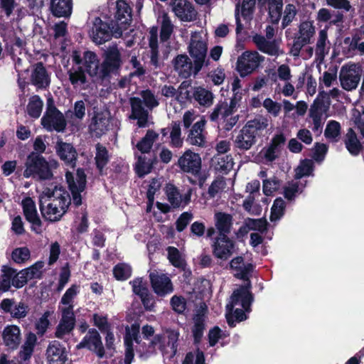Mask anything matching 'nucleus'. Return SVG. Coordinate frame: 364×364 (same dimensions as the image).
Listing matches in <instances>:
<instances>
[{
  "mask_svg": "<svg viewBox=\"0 0 364 364\" xmlns=\"http://www.w3.org/2000/svg\"><path fill=\"white\" fill-rule=\"evenodd\" d=\"M139 325L132 324L127 326L124 336L125 364H131L134 358V351L136 350L140 356L147 355L155 353L158 348L164 355L173 357L177 350V341L179 337L178 330L166 328L161 334L155 335L149 341L147 348L141 343L139 335Z\"/></svg>",
  "mask_w": 364,
  "mask_h": 364,
  "instance_id": "nucleus-1",
  "label": "nucleus"
},
{
  "mask_svg": "<svg viewBox=\"0 0 364 364\" xmlns=\"http://www.w3.org/2000/svg\"><path fill=\"white\" fill-rule=\"evenodd\" d=\"M43 217L50 222L59 220L66 213L70 204L69 193L62 187L46 188L39 196Z\"/></svg>",
  "mask_w": 364,
  "mask_h": 364,
  "instance_id": "nucleus-2",
  "label": "nucleus"
},
{
  "mask_svg": "<svg viewBox=\"0 0 364 364\" xmlns=\"http://www.w3.org/2000/svg\"><path fill=\"white\" fill-rule=\"evenodd\" d=\"M250 284L247 282L235 289L226 305L225 317L230 326H234L235 321H242L247 318L245 313L251 311L250 306L253 297L250 291Z\"/></svg>",
  "mask_w": 364,
  "mask_h": 364,
  "instance_id": "nucleus-3",
  "label": "nucleus"
},
{
  "mask_svg": "<svg viewBox=\"0 0 364 364\" xmlns=\"http://www.w3.org/2000/svg\"><path fill=\"white\" fill-rule=\"evenodd\" d=\"M267 126L268 122L265 118L260 117L248 121L235 136V146L242 150H249L256 143L257 137L261 135Z\"/></svg>",
  "mask_w": 364,
  "mask_h": 364,
  "instance_id": "nucleus-4",
  "label": "nucleus"
},
{
  "mask_svg": "<svg viewBox=\"0 0 364 364\" xmlns=\"http://www.w3.org/2000/svg\"><path fill=\"white\" fill-rule=\"evenodd\" d=\"M55 160L47 161L42 156L32 152L25 163L23 176L25 178H37L41 180L50 179L53 176V169L58 167Z\"/></svg>",
  "mask_w": 364,
  "mask_h": 364,
  "instance_id": "nucleus-5",
  "label": "nucleus"
},
{
  "mask_svg": "<svg viewBox=\"0 0 364 364\" xmlns=\"http://www.w3.org/2000/svg\"><path fill=\"white\" fill-rule=\"evenodd\" d=\"M122 35V28L112 25V27L100 18H95L89 31V36L97 45L109 41L112 36L119 38Z\"/></svg>",
  "mask_w": 364,
  "mask_h": 364,
  "instance_id": "nucleus-6",
  "label": "nucleus"
},
{
  "mask_svg": "<svg viewBox=\"0 0 364 364\" xmlns=\"http://www.w3.org/2000/svg\"><path fill=\"white\" fill-rule=\"evenodd\" d=\"M188 53L194 61V73L202 68L207 54V37L203 32H194L191 34L188 45Z\"/></svg>",
  "mask_w": 364,
  "mask_h": 364,
  "instance_id": "nucleus-7",
  "label": "nucleus"
},
{
  "mask_svg": "<svg viewBox=\"0 0 364 364\" xmlns=\"http://www.w3.org/2000/svg\"><path fill=\"white\" fill-rule=\"evenodd\" d=\"M47 105L46 112L41 119L43 127L50 132L53 130L63 131L66 126L63 114L55 108L52 100H48Z\"/></svg>",
  "mask_w": 364,
  "mask_h": 364,
  "instance_id": "nucleus-8",
  "label": "nucleus"
},
{
  "mask_svg": "<svg viewBox=\"0 0 364 364\" xmlns=\"http://www.w3.org/2000/svg\"><path fill=\"white\" fill-rule=\"evenodd\" d=\"M71 59L75 65L68 70L67 74L69 81L74 88L85 90L87 80L85 71L80 66L82 63V59L80 53L77 50H74L72 53Z\"/></svg>",
  "mask_w": 364,
  "mask_h": 364,
  "instance_id": "nucleus-9",
  "label": "nucleus"
},
{
  "mask_svg": "<svg viewBox=\"0 0 364 364\" xmlns=\"http://www.w3.org/2000/svg\"><path fill=\"white\" fill-rule=\"evenodd\" d=\"M264 60V57L257 51H245L237 61V70L240 76L245 77L253 73Z\"/></svg>",
  "mask_w": 364,
  "mask_h": 364,
  "instance_id": "nucleus-10",
  "label": "nucleus"
},
{
  "mask_svg": "<svg viewBox=\"0 0 364 364\" xmlns=\"http://www.w3.org/2000/svg\"><path fill=\"white\" fill-rule=\"evenodd\" d=\"M361 70L355 64L343 65L339 73L341 87L348 91L355 90L360 80Z\"/></svg>",
  "mask_w": 364,
  "mask_h": 364,
  "instance_id": "nucleus-11",
  "label": "nucleus"
},
{
  "mask_svg": "<svg viewBox=\"0 0 364 364\" xmlns=\"http://www.w3.org/2000/svg\"><path fill=\"white\" fill-rule=\"evenodd\" d=\"M65 178L73 195V203L76 205H80L82 203L80 193L84 191L86 183L84 171L81 169H77L75 176L71 172L67 171Z\"/></svg>",
  "mask_w": 364,
  "mask_h": 364,
  "instance_id": "nucleus-12",
  "label": "nucleus"
},
{
  "mask_svg": "<svg viewBox=\"0 0 364 364\" xmlns=\"http://www.w3.org/2000/svg\"><path fill=\"white\" fill-rule=\"evenodd\" d=\"M151 287L159 296H165L173 291L171 279L165 274L151 272L149 274Z\"/></svg>",
  "mask_w": 364,
  "mask_h": 364,
  "instance_id": "nucleus-13",
  "label": "nucleus"
},
{
  "mask_svg": "<svg viewBox=\"0 0 364 364\" xmlns=\"http://www.w3.org/2000/svg\"><path fill=\"white\" fill-rule=\"evenodd\" d=\"M178 165L183 172L197 175L200 170L201 159L198 154L187 150L179 157Z\"/></svg>",
  "mask_w": 364,
  "mask_h": 364,
  "instance_id": "nucleus-14",
  "label": "nucleus"
},
{
  "mask_svg": "<svg viewBox=\"0 0 364 364\" xmlns=\"http://www.w3.org/2000/svg\"><path fill=\"white\" fill-rule=\"evenodd\" d=\"M61 318L58 324L55 336L56 338L63 339L69 335L75 326V317L73 311H70V308L61 309Z\"/></svg>",
  "mask_w": 364,
  "mask_h": 364,
  "instance_id": "nucleus-15",
  "label": "nucleus"
},
{
  "mask_svg": "<svg viewBox=\"0 0 364 364\" xmlns=\"http://www.w3.org/2000/svg\"><path fill=\"white\" fill-rule=\"evenodd\" d=\"M234 242L226 235L220 234L213 245V255L218 259L226 260L234 252Z\"/></svg>",
  "mask_w": 364,
  "mask_h": 364,
  "instance_id": "nucleus-16",
  "label": "nucleus"
},
{
  "mask_svg": "<svg viewBox=\"0 0 364 364\" xmlns=\"http://www.w3.org/2000/svg\"><path fill=\"white\" fill-rule=\"evenodd\" d=\"M111 126L110 113L107 111L96 112L89 126L90 132L96 136L105 134Z\"/></svg>",
  "mask_w": 364,
  "mask_h": 364,
  "instance_id": "nucleus-17",
  "label": "nucleus"
},
{
  "mask_svg": "<svg viewBox=\"0 0 364 364\" xmlns=\"http://www.w3.org/2000/svg\"><path fill=\"white\" fill-rule=\"evenodd\" d=\"M21 205L26 220L31 223L32 230L39 234L41 232V221L38 215L36 203L30 197L22 200Z\"/></svg>",
  "mask_w": 364,
  "mask_h": 364,
  "instance_id": "nucleus-18",
  "label": "nucleus"
},
{
  "mask_svg": "<svg viewBox=\"0 0 364 364\" xmlns=\"http://www.w3.org/2000/svg\"><path fill=\"white\" fill-rule=\"evenodd\" d=\"M172 10L182 21L190 22L196 18L197 12L187 0H172Z\"/></svg>",
  "mask_w": 364,
  "mask_h": 364,
  "instance_id": "nucleus-19",
  "label": "nucleus"
},
{
  "mask_svg": "<svg viewBox=\"0 0 364 364\" xmlns=\"http://www.w3.org/2000/svg\"><path fill=\"white\" fill-rule=\"evenodd\" d=\"M77 348H87L94 351L100 358H102L104 355V348L100 336L95 329L88 331L82 341L77 346Z\"/></svg>",
  "mask_w": 364,
  "mask_h": 364,
  "instance_id": "nucleus-20",
  "label": "nucleus"
},
{
  "mask_svg": "<svg viewBox=\"0 0 364 364\" xmlns=\"http://www.w3.org/2000/svg\"><path fill=\"white\" fill-rule=\"evenodd\" d=\"M166 193L167 199L173 208L184 207L188 205L191 200L192 189L189 188L187 192L182 196L175 186L169 183L166 186Z\"/></svg>",
  "mask_w": 364,
  "mask_h": 364,
  "instance_id": "nucleus-21",
  "label": "nucleus"
},
{
  "mask_svg": "<svg viewBox=\"0 0 364 364\" xmlns=\"http://www.w3.org/2000/svg\"><path fill=\"white\" fill-rule=\"evenodd\" d=\"M68 359L67 351L59 342H51L46 350L48 364H65Z\"/></svg>",
  "mask_w": 364,
  "mask_h": 364,
  "instance_id": "nucleus-22",
  "label": "nucleus"
},
{
  "mask_svg": "<svg viewBox=\"0 0 364 364\" xmlns=\"http://www.w3.org/2000/svg\"><path fill=\"white\" fill-rule=\"evenodd\" d=\"M1 309L14 318H22L26 316L28 307L23 302H16L14 299H4L0 304Z\"/></svg>",
  "mask_w": 364,
  "mask_h": 364,
  "instance_id": "nucleus-23",
  "label": "nucleus"
},
{
  "mask_svg": "<svg viewBox=\"0 0 364 364\" xmlns=\"http://www.w3.org/2000/svg\"><path fill=\"white\" fill-rule=\"evenodd\" d=\"M31 82L38 89H46L50 83V77L41 63L33 65L31 74Z\"/></svg>",
  "mask_w": 364,
  "mask_h": 364,
  "instance_id": "nucleus-24",
  "label": "nucleus"
},
{
  "mask_svg": "<svg viewBox=\"0 0 364 364\" xmlns=\"http://www.w3.org/2000/svg\"><path fill=\"white\" fill-rule=\"evenodd\" d=\"M2 339L6 346L16 349L21 341V331L16 325H7L3 330Z\"/></svg>",
  "mask_w": 364,
  "mask_h": 364,
  "instance_id": "nucleus-25",
  "label": "nucleus"
},
{
  "mask_svg": "<svg viewBox=\"0 0 364 364\" xmlns=\"http://www.w3.org/2000/svg\"><path fill=\"white\" fill-rule=\"evenodd\" d=\"M121 63L120 54L117 46L109 47L105 52V60L102 63L105 77L110 72L117 69Z\"/></svg>",
  "mask_w": 364,
  "mask_h": 364,
  "instance_id": "nucleus-26",
  "label": "nucleus"
},
{
  "mask_svg": "<svg viewBox=\"0 0 364 364\" xmlns=\"http://www.w3.org/2000/svg\"><path fill=\"white\" fill-rule=\"evenodd\" d=\"M83 63L90 75L99 77H105L102 64L100 65V61L95 53L92 51L85 52L83 55Z\"/></svg>",
  "mask_w": 364,
  "mask_h": 364,
  "instance_id": "nucleus-27",
  "label": "nucleus"
},
{
  "mask_svg": "<svg viewBox=\"0 0 364 364\" xmlns=\"http://www.w3.org/2000/svg\"><path fill=\"white\" fill-rule=\"evenodd\" d=\"M206 121L204 117H201L191 129L187 137V141L191 145L203 146L205 144L204 127Z\"/></svg>",
  "mask_w": 364,
  "mask_h": 364,
  "instance_id": "nucleus-28",
  "label": "nucleus"
},
{
  "mask_svg": "<svg viewBox=\"0 0 364 364\" xmlns=\"http://www.w3.org/2000/svg\"><path fill=\"white\" fill-rule=\"evenodd\" d=\"M0 12L13 21H19L25 15L24 10L15 0H0Z\"/></svg>",
  "mask_w": 364,
  "mask_h": 364,
  "instance_id": "nucleus-29",
  "label": "nucleus"
},
{
  "mask_svg": "<svg viewBox=\"0 0 364 364\" xmlns=\"http://www.w3.org/2000/svg\"><path fill=\"white\" fill-rule=\"evenodd\" d=\"M56 152L65 164L74 168L77 159V154L73 146L68 143L58 141L55 146Z\"/></svg>",
  "mask_w": 364,
  "mask_h": 364,
  "instance_id": "nucleus-30",
  "label": "nucleus"
},
{
  "mask_svg": "<svg viewBox=\"0 0 364 364\" xmlns=\"http://www.w3.org/2000/svg\"><path fill=\"white\" fill-rule=\"evenodd\" d=\"M236 102L231 100L230 105L223 108V115L220 118L219 124L225 131L231 130L237 124L239 117L235 114Z\"/></svg>",
  "mask_w": 364,
  "mask_h": 364,
  "instance_id": "nucleus-31",
  "label": "nucleus"
},
{
  "mask_svg": "<svg viewBox=\"0 0 364 364\" xmlns=\"http://www.w3.org/2000/svg\"><path fill=\"white\" fill-rule=\"evenodd\" d=\"M230 269L237 278L248 282V276L252 270V265L245 263L242 257L233 258L230 263Z\"/></svg>",
  "mask_w": 364,
  "mask_h": 364,
  "instance_id": "nucleus-32",
  "label": "nucleus"
},
{
  "mask_svg": "<svg viewBox=\"0 0 364 364\" xmlns=\"http://www.w3.org/2000/svg\"><path fill=\"white\" fill-rule=\"evenodd\" d=\"M117 12L115 17L117 27H122V31L127 28V24L131 21V8L124 0H119L117 1Z\"/></svg>",
  "mask_w": 364,
  "mask_h": 364,
  "instance_id": "nucleus-33",
  "label": "nucleus"
},
{
  "mask_svg": "<svg viewBox=\"0 0 364 364\" xmlns=\"http://www.w3.org/2000/svg\"><path fill=\"white\" fill-rule=\"evenodd\" d=\"M132 115L131 117L137 119V124L140 127L147 125L148 112L142 107L140 98H131Z\"/></svg>",
  "mask_w": 364,
  "mask_h": 364,
  "instance_id": "nucleus-34",
  "label": "nucleus"
},
{
  "mask_svg": "<svg viewBox=\"0 0 364 364\" xmlns=\"http://www.w3.org/2000/svg\"><path fill=\"white\" fill-rule=\"evenodd\" d=\"M316 33L315 26L312 21H304L299 26V31L295 39L305 45L311 43Z\"/></svg>",
  "mask_w": 364,
  "mask_h": 364,
  "instance_id": "nucleus-35",
  "label": "nucleus"
},
{
  "mask_svg": "<svg viewBox=\"0 0 364 364\" xmlns=\"http://www.w3.org/2000/svg\"><path fill=\"white\" fill-rule=\"evenodd\" d=\"M174 69L183 78L190 77L194 67L193 63L186 55H179L173 60Z\"/></svg>",
  "mask_w": 364,
  "mask_h": 364,
  "instance_id": "nucleus-36",
  "label": "nucleus"
},
{
  "mask_svg": "<svg viewBox=\"0 0 364 364\" xmlns=\"http://www.w3.org/2000/svg\"><path fill=\"white\" fill-rule=\"evenodd\" d=\"M206 307L201 306L194 316L192 332L196 341H199L203 335L205 329Z\"/></svg>",
  "mask_w": 364,
  "mask_h": 364,
  "instance_id": "nucleus-37",
  "label": "nucleus"
},
{
  "mask_svg": "<svg viewBox=\"0 0 364 364\" xmlns=\"http://www.w3.org/2000/svg\"><path fill=\"white\" fill-rule=\"evenodd\" d=\"M254 43L258 49L270 55H279L280 50L278 45L274 41H269L264 36L255 35L252 38Z\"/></svg>",
  "mask_w": 364,
  "mask_h": 364,
  "instance_id": "nucleus-38",
  "label": "nucleus"
},
{
  "mask_svg": "<svg viewBox=\"0 0 364 364\" xmlns=\"http://www.w3.org/2000/svg\"><path fill=\"white\" fill-rule=\"evenodd\" d=\"M72 0H51L50 10L57 17H68L72 13Z\"/></svg>",
  "mask_w": 364,
  "mask_h": 364,
  "instance_id": "nucleus-39",
  "label": "nucleus"
},
{
  "mask_svg": "<svg viewBox=\"0 0 364 364\" xmlns=\"http://www.w3.org/2000/svg\"><path fill=\"white\" fill-rule=\"evenodd\" d=\"M213 164L217 171L227 173L233 168L234 162L231 155L217 154L213 159Z\"/></svg>",
  "mask_w": 364,
  "mask_h": 364,
  "instance_id": "nucleus-40",
  "label": "nucleus"
},
{
  "mask_svg": "<svg viewBox=\"0 0 364 364\" xmlns=\"http://www.w3.org/2000/svg\"><path fill=\"white\" fill-rule=\"evenodd\" d=\"M215 227L220 234L226 235L230 231L232 225V217L231 215L218 212L215 214Z\"/></svg>",
  "mask_w": 364,
  "mask_h": 364,
  "instance_id": "nucleus-41",
  "label": "nucleus"
},
{
  "mask_svg": "<svg viewBox=\"0 0 364 364\" xmlns=\"http://www.w3.org/2000/svg\"><path fill=\"white\" fill-rule=\"evenodd\" d=\"M158 22L161 24V39L165 41L171 36L173 26L168 14L164 11H161L159 13Z\"/></svg>",
  "mask_w": 364,
  "mask_h": 364,
  "instance_id": "nucleus-42",
  "label": "nucleus"
},
{
  "mask_svg": "<svg viewBox=\"0 0 364 364\" xmlns=\"http://www.w3.org/2000/svg\"><path fill=\"white\" fill-rule=\"evenodd\" d=\"M193 95L194 100L201 106L208 107L213 103V94L201 87H196Z\"/></svg>",
  "mask_w": 364,
  "mask_h": 364,
  "instance_id": "nucleus-43",
  "label": "nucleus"
},
{
  "mask_svg": "<svg viewBox=\"0 0 364 364\" xmlns=\"http://www.w3.org/2000/svg\"><path fill=\"white\" fill-rule=\"evenodd\" d=\"M328 28H325L318 32V36L316 44V55L323 58L328 52L329 41L327 34Z\"/></svg>",
  "mask_w": 364,
  "mask_h": 364,
  "instance_id": "nucleus-44",
  "label": "nucleus"
},
{
  "mask_svg": "<svg viewBox=\"0 0 364 364\" xmlns=\"http://www.w3.org/2000/svg\"><path fill=\"white\" fill-rule=\"evenodd\" d=\"M54 314L53 311L47 310L39 318L35 321V328L37 333L40 336H43L46 333L48 328L50 325L49 318Z\"/></svg>",
  "mask_w": 364,
  "mask_h": 364,
  "instance_id": "nucleus-45",
  "label": "nucleus"
},
{
  "mask_svg": "<svg viewBox=\"0 0 364 364\" xmlns=\"http://www.w3.org/2000/svg\"><path fill=\"white\" fill-rule=\"evenodd\" d=\"M346 146L348 151L354 156L359 154L361 150L362 146L358 141L355 133L350 129L346 134Z\"/></svg>",
  "mask_w": 364,
  "mask_h": 364,
  "instance_id": "nucleus-46",
  "label": "nucleus"
},
{
  "mask_svg": "<svg viewBox=\"0 0 364 364\" xmlns=\"http://www.w3.org/2000/svg\"><path fill=\"white\" fill-rule=\"evenodd\" d=\"M78 289L77 286L73 285L67 289L61 299L60 305L59 306L60 311H61V309H66L69 307L70 308V311H73V300L78 292Z\"/></svg>",
  "mask_w": 364,
  "mask_h": 364,
  "instance_id": "nucleus-47",
  "label": "nucleus"
},
{
  "mask_svg": "<svg viewBox=\"0 0 364 364\" xmlns=\"http://www.w3.org/2000/svg\"><path fill=\"white\" fill-rule=\"evenodd\" d=\"M43 102L38 95H33L29 99L27 105L28 114L33 118H38L41 114Z\"/></svg>",
  "mask_w": 364,
  "mask_h": 364,
  "instance_id": "nucleus-48",
  "label": "nucleus"
},
{
  "mask_svg": "<svg viewBox=\"0 0 364 364\" xmlns=\"http://www.w3.org/2000/svg\"><path fill=\"white\" fill-rule=\"evenodd\" d=\"M158 136L159 134L154 131L149 130L145 136L136 144L137 149L141 153L149 152Z\"/></svg>",
  "mask_w": 364,
  "mask_h": 364,
  "instance_id": "nucleus-49",
  "label": "nucleus"
},
{
  "mask_svg": "<svg viewBox=\"0 0 364 364\" xmlns=\"http://www.w3.org/2000/svg\"><path fill=\"white\" fill-rule=\"evenodd\" d=\"M304 186V184L297 181L288 183L284 188V197L289 200H293L297 193L302 191Z\"/></svg>",
  "mask_w": 364,
  "mask_h": 364,
  "instance_id": "nucleus-50",
  "label": "nucleus"
},
{
  "mask_svg": "<svg viewBox=\"0 0 364 364\" xmlns=\"http://www.w3.org/2000/svg\"><path fill=\"white\" fill-rule=\"evenodd\" d=\"M313 171V161L309 159L303 160L295 169V178L298 180L302 177L309 176L311 175Z\"/></svg>",
  "mask_w": 364,
  "mask_h": 364,
  "instance_id": "nucleus-51",
  "label": "nucleus"
},
{
  "mask_svg": "<svg viewBox=\"0 0 364 364\" xmlns=\"http://www.w3.org/2000/svg\"><path fill=\"white\" fill-rule=\"evenodd\" d=\"M285 210V202L282 198L274 200L271 208L270 220L276 222L283 216Z\"/></svg>",
  "mask_w": 364,
  "mask_h": 364,
  "instance_id": "nucleus-52",
  "label": "nucleus"
},
{
  "mask_svg": "<svg viewBox=\"0 0 364 364\" xmlns=\"http://www.w3.org/2000/svg\"><path fill=\"white\" fill-rule=\"evenodd\" d=\"M109 161V154L107 149L102 145H96L95 161L97 167L101 171Z\"/></svg>",
  "mask_w": 364,
  "mask_h": 364,
  "instance_id": "nucleus-53",
  "label": "nucleus"
},
{
  "mask_svg": "<svg viewBox=\"0 0 364 364\" xmlns=\"http://www.w3.org/2000/svg\"><path fill=\"white\" fill-rule=\"evenodd\" d=\"M12 275H14V269L3 267L2 274L0 277V289L6 291H8L12 285Z\"/></svg>",
  "mask_w": 364,
  "mask_h": 364,
  "instance_id": "nucleus-54",
  "label": "nucleus"
},
{
  "mask_svg": "<svg viewBox=\"0 0 364 364\" xmlns=\"http://www.w3.org/2000/svg\"><path fill=\"white\" fill-rule=\"evenodd\" d=\"M113 274L117 279L126 280L131 276L132 268L127 264L120 263L114 267Z\"/></svg>",
  "mask_w": 364,
  "mask_h": 364,
  "instance_id": "nucleus-55",
  "label": "nucleus"
},
{
  "mask_svg": "<svg viewBox=\"0 0 364 364\" xmlns=\"http://www.w3.org/2000/svg\"><path fill=\"white\" fill-rule=\"evenodd\" d=\"M152 166L149 161H147L145 156H138L135 165V170L139 176L142 177L151 172Z\"/></svg>",
  "mask_w": 364,
  "mask_h": 364,
  "instance_id": "nucleus-56",
  "label": "nucleus"
},
{
  "mask_svg": "<svg viewBox=\"0 0 364 364\" xmlns=\"http://www.w3.org/2000/svg\"><path fill=\"white\" fill-rule=\"evenodd\" d=\"M11 257L16 263H24L30 258V250L25 247L16 248L12 252Z\"/></svg>",
  "mask_w": 364,
  "mask_h": 364,
  "instance_id": "nucleus-57",
  "label": "nucleus"
},
{
  "mask_svg": "<svg viewBox=\"0 0 364 364\" xmlns=\"http://www.w3.org/2000/svg\"><path fill=\"white\" fill-rule=\"evenodd\" d=\"M167 251L168 259L174 267H181L183 266L184 259L178 249L173 247H168Z\"/></svg>",
  "mask_w": 364,
  "mask_h": 364,
  "instance_id": "nucleus-58",
  "label": "nucleus"
},
{
  "mask_svg": "<svg viewBox=\"0 0 364 364\" xmlns=\"http://www.w3.org/2000/svg\"><path fill=\"white\" fill-rule=\"evenodd\" d=\"M161 183L158 179H153L149 185L147 191V198L149 203L147 205V211H150L154 201V195L159 191Z\"/></svg>",
  "mask_w": 364,
  "mask_h": 364,
  "instance_id": "nucleus-59",
  "label": "nucleus"
},
{
  "mask_svg": "<svg viewBox=\"0 0 364 364\" xmlns=\"http://www.w3.org/2000/svg\"><path fill=\"white\" fill-rule=\"evenodd\" d=\"M296 6L293 4H287L284 11V16L282 21L283 28L289 26L294 20L296 14Z\"/></svg>",
  "mask_w": 364,
  "mask_h": 364,
  "instance_id": "nucleus-60",
  "label": "nucleus"
},
{
  "mask_svg": "<svg viewBox=\"0 0 364 364\" xmlns=\"http://www.w3.org/2000/svg\"><path fill=\"white\" fill-rule=\"evenodd\" d=\"M341 126L338 122L330 121L325 130V136L328 139L337 140L340 135Z\"/></svg>",
  "mask_w": 364,
  "mask_h": 364,
  "instance_id": "nucleus-61",
  "label": "nucleus"
},
{
  "mask_svg": "<svg viewBox=\"0 0 364 364\" xmlns=\"http://www.w3.org/2000/svg\"><path fill=\"white\" fill-rule=\"evenodd\" d=\"M279 186V181L275 177L269 179H264L262 191L264 195L271 196L273 193L278 190Z\"/></svg>",
  "mask_w": 364,
  "mask_h": 364,
  "instance_id": "nucleus-62",
  "label": "nucleus"
},
{
  "mask_svg": "<svg viewBox=\"0 0 364 364\" xmlns=\"http://www.w3.org/2000/svg\"><path fill=\"white\" fill-rule=\"evenodd\" d=\"M262 105L267 112L273 117H277L282 109L281 104L272 100L271 98H266L264 100Z\"/></svg>",
  "mask_w": 364,
  "mask_h": 364,
  "instance_id": "nucleus-63",
  "label": "nucleus"
},
{
  "mask_svg": "<svg viewBox=\"0 0 364 364\" xmlns=\"http://www.w3.org/2000/svg\"><path fill=\"white\" fill-rule=\"evenodd\" d=\"M182 364H205V357L203 352L196 350L188 353Z\"/></svg>",
  "mask_w": 364,
  "mask_h": 364,
  "instance_id": "nucleus-64",
  "label": "nucleus"
}]
</instances>
